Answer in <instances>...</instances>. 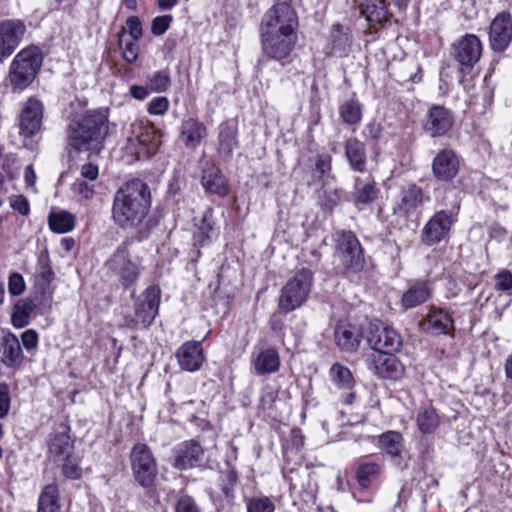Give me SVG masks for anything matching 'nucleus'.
<instances>
[{"mask_svg":"<svg viewBox=\"0 0 512 512\" xmlns=\"http://www.w3.org/2000/svg\"><path fill=\"white\" fill-rule=\"evenodd\" d=\"M130 462L136 482L143 488L152 487L157 475V464L148 445L135 444L130 452Z\"/></svg>","mask_w":512,"mask_h":512,"instance_id":"obj_6","label":"nucleus"},{"mask_svg":"<svg viewBox=\"0 0 512 512\" xmlns=\"http://www.w3.org/2000/svg\"><path fill=\"white\" fill-rule=\"evenodd\" d=\"M201 184L206 192L225 197L229 193V186L221 170L211 161L202 164Z\"/></svg>","mask_w":512,"mask_h":512,"instance_id":"obj_21","label":"nucleus"},{"mask_svg":"<svg viewBox=\"0 0 512 512\" xmlns=\"http://www.w3.org/2000/svg\"><path fill=\"white\" fill-rule=\"evenodd\" d=\"M107 266L126 288L136 283L142 270L140 260L130 255L125 244L118 247L107 261Z\"/></svg>","mask_w":512,"mask_h":512,"instance_id":"obj_7","label":"nucleus"},{"mask_svg":"<svg viewBox=\"0 0 512 512\" xmlns=\"http://www.w3.org/2000/svg\"><path fill=\"white\" fill-rule=\"evenodd\" d=\"M80 175L84 179L94 181L97 179L99 175L98 166L92 163L84 164L80 168Z\"/></svg>","mask_w":512,"mask_h":512,"instance_id":"obj_59","label":"nucleus"},{"mask_svg":"<svg viewBox=\"0 0 512 512\" xmlns=\"http://www.w3.org/2000/svg\"><path fill=\"white\" fill-rule=\"evenodd\" d=\"M148 88L151 92L162 93L171 86V79L168 70H160L152 73L147 80Z\"/></svg>","mask_w":512,"mask_h":512,"instance_id":"obj_43","label":"nucleus"},{"mask_svg":"<svg viewBox=\"0 0 512 512\" xmlns=\"http://www.w3.org/2000/svg\"><path fill=\"white\" fill-rule=\"evenodd\" d=\"M344 148L351 169L359 173L364 172L367 163L365 144L356 137H350L346 139Z\"/></svg>","mask_w":512,"mask_h":512,"instance_id":"obj_31","label":"nucleus"},{"mask_svg":"<svg viewBox=\"0 0 512 512\" xmlns=\"http://www.w3.org/2000/svg\"><path fill=\"white\" fill-rule=\"evenodd\" d=\"M173 466L180 470H187L201 464L204 451L196 441H185L177 446L174 452Z\"/></svg>","mask_w":512,"mask_h":512,"instance_id":"obj_20","label":"nucleus"},{"mask_svg":"<svg viewBox=\"0 0 512 512\" xmlns=\"http://www.w3.org/2000/svg\"><path fill=\"white\" fill-rule=\"evenodd\" d=\"M339 114L344 123L356 125L362 119V105L356 99L346 100L340 105Z\"/></svg>","mask_w":512,"mask_h":512,"instance_id":"obj_42","label":"nucleus"},{"mask_svg":"<svg viewBox=\"0 0 512 512\" xmlns=\"http://www.w3.org/2000/svg\"><path fill=\"white\" fill-rule=\"evenodd\" d=\"M11 207L21 215H28L30 206L28 200L23 196H15L11 199Z\"/></svg>","mask_w":512,"mask_h":512,"instance_id":"obj_57","label":"nucleus"},{"mask_svg":"<svg viewBox=\"0 0 512 512\" xmlns=\"http://www.w3.org/2000/svg\"><path fill=\"white\" fill-rule=\"evenodd\" d=\"M329 373L331 380L339 388H350L353 382V377L347 367H344L339 363H335L331 366Z\"/></svg>","mask_w":512,"mask_h":512,"instance_id":"obj_45","label":"nucleus"},{"mask_svg":"<svg viewBox=\"0 0 512 512\" xmlns=\"http://www.w3.org/2000/svg\"><path fill=\"white\" fill-rule=\"evenodd\" d=\"M382 128L376 122H370L365 128L366 136L371 140H378L381 136Z\"/></svg>","mask_w":512,"mask_h":512,"instance_id":"obj_61","label":"nucleus"},{"mask_svg":"<svg viewBox=\"0 0 512 512\" xmlns=\"http://www.w3.org/2000/svg\"><path fill=\"white\" fill-rule=\"evenodd\" d=\"M362 333L358 326L346 320H339L335 326L334 339L343 352H355L361 342Z\"/></svg>","mask_w":512,"mask_h":512,"instance_id":"obj_22","label":"nucleus"},{"mask_svg":"<svg viewBox=\"0 0 512 512\" xmlns=\"http://www.w3.org/2000/svg\"><path fill=\"white\" fill-rule=\"evenodd\" d=\"M21 342L27 352H34L38 347V333L34 329H28L21 335Z\"/></svg>","mask_w":512,"mask_h":512,"instance_id":"obj_51","label":"nucleus"},{"mask_svg":"<svg viewBox=\"0 0 512 512\" xmlns=\"http://www.w3.org/2000/svg\"><path fill=\"white\" fill-rule=\"evenodd\" d=\"M453 125V116L451 112L443 106H433L430 108L424 129L432 137H438L446 134Z\"/></svg>","mask_w":512,"mask_h":512,"instance_id":"obj_24","label":"nucleus"},{"mask_svg":"<svg viewBox=\"0 0 512 512\" xmlns=\"http://www.w3.org/2000/svg\"><path fill=\"white\" fill-rule=\"evenodd\" d=\"M10 408V396L7 386H0V418L7 415Z\"/></svg>","mask_w":512,"mask_h":512,"instance_id":"obj_58","label":"nucleus"},{"mask_svg":"<svg viewBox=\"0 0 512 512\" xmlns=\"http://www.w3.org/2000/svg\"><path fill=\"white\" fill-rule=\"evenodd\" d=\"M39 308L33 297L19 299L15 302L11 314V323L15 328H24L30 323L31 314Z\"/></svg>","mask_w":512,"mask_h":512,"instance_id":"obj_34","label":"nucleus"},{"mask_svg":"<svg viewBox=\"0 0 512 512\" xmlns=\"http://www.w3.org/2000/svg\"><path fill=\"white\" fill-rule=\"evenodd\" d=\"M352 46L350 30L341 24H334L330 29L327 48L332 56H347Z\"/></svg>","mask_w":512,"mask_h":512,"instance_id":"obj_27","label":"nucleus"},{"mask_svg":"<svg viewBox=\"0 0 512 512\" xmlns=\"http://www.w3.org/2000/svg\"><path fill=\"white\" fill-rule=\"evenodd\" d=\"M171 20L172 17L169 15L156 17L152 22V33L154 35L164 34L167 31Z\"/></svg>","mask_w":512,"mask_h":512,"instance_id":"obj_56","label":"nucleus"},{"mask_svg":"<svg viewBox=\"0 0 512 512\" xmlns=\"http://www.w3.org/2000/svg\"><path fill=\"white\" fill-rule=\"evenodd\" d=\"M25 31V25L20 20H5L0 23V61L14 52Z\"/></svg>","mask_w":512,"mask_h":512,"instance_id":"obj_18","label":"nucleus"},{"mask_svg":"<svg viewBox=\"0 0 512 512\" xmlns=\"http://www.w3.org/2000/svg\"><path fill=\"white\" fill-rule=\"evenodd\" d=\"M72 190L75 194L87 200L92 199L95 194L94 185L83 180H76L72 185Z\"/></svg>","mask_w":512,"mask_h":512,"instance_id":"obj_52","label":"nucleus"},{"mask_svg":"<svg viewBox=\"0 0 512 512\" xmlns=\"http://www.w3.org/2000/svg\"><path fill=\"white\" fill-rule=\"evenodd\" d=\"M316 170L320 174H325L331 170V157L319 155L315 163Z\"/></svg>","mask_w":512,"mask_h":512,"instance_id":"obj_60","label":"nucleus"},{"mask_svg":"<svg viewBox=\"0 0 512 512\" xmlns=\"http://www.w3.org/2000/svg\"><path fill=\"white\" fill-rule=\"evenodd\" d=\"M336 255L348 269L358 271L363 267V249L351 231L341 230L336 233Z\"/></svg>","mask_w":512,"mask_h":512,"instance_id":"obj_8","label":"nucleus"},{"mask_svg":"<svg viewBox=\"0 0 512 512\" xmlns=\"http://www.w3.org/2000/svg\"><path fill=\"white\" fill-rule=\"evenodd\" d=\"M456 214L450 210H440L433 214L421 230V241L427 246L438 244L449 234Z\"/></svg>","mask_w":512,"mask_h":512,"instance_id":"obj_11","label":"nucleus"},{"mask_svg":"<svg viewBox=\"0 0 512 512\" xmlns=\"http://www.w3.org/2000/svg\"><path fill=\"white\" fill-rule=\"evenodd\" d=\"M149 92H151L147 87L139 86V85H132L130 87V94L134 99L137 100H144L148 95Z\"/></svg>","mask_w":512,"mask_h":512,"instance_id":"obj_62","label":"nucleus"},{"mask_svg":"<svg viewBox=\"0 0 512 512\" xmlns=\"http://www.w3.org/2000/svg\"><path fill=\"white\" fill-rule=\"evenodd\" d=\"M423 331L432 334H448L453 329L450 314L442 309L431 307L426 317L420 322Z\"/></svg>","mask_w":512,"mask_h":512,"instance_id":"obj_26","label":"nucleus"},{"mask_svg":"<svg viewBox=\"0 0 512 512\" xmlns=\"http://www.w3.org/2000/svg\"><path fill=\"white\" fill-rule=\"evenodd\" d=\"M495 287L499 291H509L512 289V273L508 270H502L495 276Z\"/></svg>","mask_w":512,"mask_h":512,"instance_id":"obj_54","label":"nucleus"},{"mask_svg":"<svg viewBox=\"0 0 512 512\" xmlns=\"http://www.w3.org/2000/svg\"><path fill=\"white\" fill-rule=\"evenodd\" d=\"M125 31L128 38L140 39L142 35V26L136 16H131L126 20Z\"/></svg>","mask_w":512,"mask_h":512,"instance_id":"obj_53","label":"nucleus"},{"mask_svg":"<svg viewBox=\"0 0 512 512\" xmlns=\"http://www.w3.org/2000/svg\"><path fill=\"white\" fill-rule=\"evenodd\" d=\"M26 290V283L23 276L18 272H13L8 277V292L16 297L23 294Z\"/></svg>","mask_w":512,"mask_h":512,"instance_id":"obj_50","label":"nucleus"},{"mask_svg":"<svg viewBox=\"0 0 512 512\" xmlns=\"http://www.w3.org/2000/svg\"><path fill=\"white\" fill-rule=\"evenodd\" d=\"M277 397V393L274 391H268L261 396L260 402L263 408L270 409L274 404Z\"/></svg>","mask_w":512,"mask_h":512,"instance_id":"obj_64","label":"nucleus"},{"mask_svg":"<svg viewBox=\"0 0 512 512\" xmlns=\"http://www.w3.org/2000/svg\"><path fill=\"white\" fill-rule=\"evenodd\" d=\"M62 465V472L66 478L78 479L81 476V468L79 466V459L73 453L64 457Z\"/></svg>","mask_w":512,"mask_h":512,"instance_id":"obj_47","label":"nucleus"},{"mask_svg":"<svg viewBox=\"0 0 512 512\" xmlns=\"http://www.w3.org/2000/svg\"><path fill=\"white\" fill-rule=\"evenodd\" d=\"M368 368L382 378L397 380L404 373L402 363L393 353L371 352L367 357Z\"/></svg>","mask_w":512,"mask_h":512,"instance_id":"obj_16","label":"nucleus"},{"mask_svg":"<svg viewBox=\"0 0 512 512\" xmlns=\"http://www.w3.org/2000/svg\"><path fill=\"white\" fill-rule=\"evenodd\" d=\"M170 107V102L167 97L158 96L154 97L147 104V112L153 116H163L167 113Z\"/></svg>","mask_w":512,"mask_h":512,"instance_id":"obj_49","label":"nucleus"},{"mask_svg":"<svg viewBox=\"0 0 512 512\" xmlns=\"http://www.w3.org/2000/svg\"><path fill=\"white\" fill-rule=\"evenodd\" d=\"M207 136L206 125L198 119L188 117L182 120L179 139L187 149L195 150Z\"/></svg>","mask_w":512,"mask_h":512,"instance_id":"obj_23","label":"nucleus"},{"mask_svg":"<svg viewBox=\"0 0 512 512\" xmlns=\"http://www.w3.org/2000/svg\"><path fill=\"white\" fill-rule=\"evenodd\" d=\"M36 173L32 165L26 166L24 170V180L26 183V186L29 188L34 189L35 183H36Z\"/></svg>","mask_w":512,"mask_h":512,"instance_id":"obj_63","label":"nucleus"},{"mask_svg":"<svg viewBox=\"0 0 512 512\" xmlns=\"http://www.w3.org/2000/svg\"><path fill=\"white\" fill-rule=\"evenodd\" d=\"M48 224L56 233H67L75 227V217L67 211L51 212Z\"/></svg>","mask_w":512,"mask_h":512,"instance_id":"obj_41","label":"nucleus"},{"mask_svg":"<svg viewBox=\"0 0 512 512\" xmlns=\"http://www.w3.org/2000/svg\"><path fill=\"white\" fill-rule=\"evenodd\" d=\"M298 16L287 2L275 3L264 15L261 26L263 53L285 65L297 42Z\"/></svg>","mask_w":512,"mask_h":512,"instance_id":"obj_1","label":"nucleus"},{"mask_svg":"<svg viewBox=\"0 0 512 512\" xmlns=\"http://www.w3.org/2000/svg\"><path fill=\"white\" fill-rule=\"evenodd\" d=\"M1 362L9 369H18L24 360V354L17 336L11 332L3 335Z\"/></svg>","mask_w":512,"mask_h":512,"instance_id":"obj_28","label":"nucleus"},{"mask_svg":"<svg viewBox=\"0 0 512 512\" xmlns=\"http://www.w3.org/2000/svg\"><path fill=\"white\" fill-rule=\"evenodd\" d=\"M368 343L373 352L394 353L402 345V338L399 333L388 326H374L368 336Z\"/></svg>","mask_w":512,"mask_h":512,"instance_id":"obj_17","label":"nucleus"},{"mask_svg":"<svg viewBox=\"0 0 512 512\" xmlns=\"http://www.w3.org/2000/svg\"><path fill=\"white\" fill-rule=\"evenodd\" d=\"M175 512H199L194 499L190 496H181L175 505Z\"/></svg>","mask_w":512,"mask_h":512,"instance_id":"obj_55","label":"nucleus"},{"mask_svg":"<svg viewBox=\"0 0 512 512\" xmlns=\"http://www.w3.org/2000/svg\"><path fill=\"white\" fill-rule=\"evenodd\" d=\"M424 203V194L420 187L409 185L401 192L400 208L405 213H411Z\"/></svg>","mask_w":512,"mask_h":512,"instance_id":"obj_39","label":"nucleus"},{"mask_svg":"<svg viewBox=\"0 0 512 512\" xmlns=\"http://www.w3.org/2000/svg\"><path fill=\"white\" fill-rule=\"evenodd\" d=\"M107 133V117L100 112H88L70 122L67 128V142L78 152L100 151Z\"/></svg>","mask_w":512,"mask_h":512,"instance_id":"obj_3","label":"nucleus"},{"mask_svg":"<svg viewBox=\"0 0 512 512\" xmlns=\"http://www.w3.org/2000/svg\"><path fill=\"white\" fill-rule=\"evenodd\" d=\"M151 206L149 186L140 179H134L120 187L112 204V219L124 229H132L142 223Z\"/></svg>","mask_w":512,"mask_h":512,"instance_id":"obj_2","label":"nucleus"},{"mask_svg":"<svg viewBox=\"0 0 512 512\" xmlns=\"http://www.w3.org/2000/svg\"><path fill=\"white\" fill-rule=\"evenodd\" d=\"M361 14L370 23H382L388 18L387 6L384 0H365L360 5Z\"/></svg>","mask_w":512,"mask_h":512,"instance_id":"obj_37","label":"nucleus"},{"mask_svg":"<svg viewBox=\"0 0 512 512\" xmlns=\"http://www.w3.org/2000/svg\"><path fill=\"white\" fill-rule=\"evenodd\" d=\"M43 63L41 50L36 46L22 49L13 59L9 81L13 91H23L32 84Z\"/></svg>","mask_w":512,"mask_h":512,"instance_id":"obj_4","label":"nucleus"},{"mask_svg":"<svg viewBox=\"0 0 512 512\" xmlns=\"http://www.w3.org/2000/svg\"><path fill=\"white\" fill-rule=\"evenodd\" d=\"M452 54L462 71L470 70L480 60L482 43L475 34H466L453 44Z\"/></svg>","mask_w":512,"mask_h":512,"instance_id":"obj_13","label":"nucleus"},{"mask_svg":"<svg viewBox=\"0 0 512 512\" xmlns=\"http://www.w3.org/2000/svg\"><path fill=\"white\" fill-rule=\"evenodd\" d=\"M379 448L393 458H400L403 448L404 439L400 432L387 431L379 436Z\"/></svg>","mask_w":512,"mask_h":512,"instance_id":"obj_36","label":"nucleus"},{"mask_svg":"<svg viewBox=\"0 0 512 512\" xmlns=\"http://www.w3.org/2000/svg\"><path fill=\"white\" fill-rule=\"evenodd\" d=\"M143 299L135 304V317L126 323L128 327L137 328L142 326L148 328L152 325L158 314L161 291L159 287L152 285L145 289Z\"/></svg>","mask_w":512,"mask_h":512,"instance_id":"obj_10","label":"nucleus"},{"mask_svg":"<svg viewBox=\"0 0 512 512\" xmlns=\"http://www.w3.org/2000/svg\"><path fill=\"white\" fill-rule=\"evenodd\" d=\"M136 140H130L128 149L135 153L138 160L147 159L154 155L160 146L161 133L149 122H140L134 126Z\"/></svg>","mask_w":512,"mask_h":512,"instance_id":"obj_9","label":"nucleus"},{"mask_svg":"<svg viewBox=\"0 0 512 512\" xmlns=\"http://www.w3.org/2000/svg\"><path fill=\"white\" fill-rule=\"evenodd\" d=\"M198 230L196 237L201 238L202 241L204 239H210L216 235L215 223L212 220V212L210 210L206 211L203 215Z\"/></svg>","mask_w":512,"mask_h":512,"instance_id":"obj_48","label":"nucleus"},{"mask_svg":"<svg viewBox=\"0 0 512 512\" xmlns=\"http://www.w3.org/2000/svg\"><path fill=\"white\" fill-rule=\"evenodd\" d=\"M512 41V16L509 12L498 13L489 27V43L495 52L505 51Z\"/></svg>","mask_w":512,"mask_h":512,"instance_id":"obj_14","label":"nucleus"},{"mask_svg":"<svg viewBox=\"0 0 512 512\" xmlns=\"http://www.w3.org/2000/svg\"><path fill=\"white\" fill-rule=\"evenodd\" d=\"M138 40L128 38L125 29H122L119 33V46L122 49L125 60L129 63L134 62L138 58Z\"/></svg>","mask_w":512,"mask_h":512,"instance_id":"obj_44","label":"nucleus"},{"mask_svg":"<svg viewBox=\"0 0 512 512\" xmlns=\"http://www.w3.org/2000/svg\"><path fill=\"white\" fill-rule=\"evenodd\" d=\"M313 283L309 269H301L281 289L279 308L289 313L302 306L308 299Z\"/></svg>","mask_w":512,"mask_h":512,"instance_id":"obj_5","label":"nucleus"},{"mask_svg":"<svg viewBox=\"0 0 512 512\" xmlns=\"http://www.w3.org/2000/svg\"><path fill=\"white\" fill-rule=\"evenodd\" d=\"M175 356L180 369L190 373L199 371L206 361L202 341L196 340H189L180 345Z\"/></svg>","mask_w":512,"mask_h":512,"instance_id":"obj_15","label":"nucleus"},{"mask_svg":"<svg viewBox=\"0 0 512 512\" xmlns=\"http://www.w3.org/2000/svg\"><path fill=\"white\" fill-rule=\"evenodd\" d=\"M417 426L423 434H431L439 426L440 419L432 406H423L417 413Z\"/></svg>","mask_w":512,"mask_h":512,"instance_id":"obj_40","label":"nucleus"},{"mask_svg":"<svg viewBox=\"0 0 512 512\" xmlns=\"http://www.w3.org/2000/svg\"><path fill=\"white\" fill-rule=\"evenodd\" d=\"M73 453V443L66 431L53 433L48 440V455L54 462H61Z\"/></svg>","mask_w":512,"mask_h":512,"instance_id":"obj_33","label":"nucleus"},{"mask_svg":"<svg viewBox=\"0 0 512 512\" xmlns=\"http://www.w3.org/2000/svg\"><path fill=\"white\" fill-rule=\"evenodd\" d=\"M251 365L258 376L275 373L280 368V356L275 348H264L253 354Z\"/></svg>","mask_w":512,"mask_h":512,"instance_id":"obj_29","label":"nucleus"},{"mask_svg":"<svg viewBox=\"0 0 512 512\" xmlns=\"http://www.w3.org/2000/svg\"><path fill=\"white\" fill-rule=\"evenodd\" d=\"M433 293V282L428 279H417L409 282L403 292L400 304L405 310L416 308L430 299Z\"/></svg>","mask_w":512,"mask_h":512,"instance_id":"obj_19","label":"nucleus"},{"mask_svg":"<svg viewBox=\"0 0 512 512\" xmlns=\"http://www.w3.org/2000/svg\"><path fill=\"white\" fill-rule=\"evenodd\" d=\"M381 473V466L376 462L360 460L356 469V479L363 488H369Z\"/></svg>","mask_w":512,"mask_h":512,"instance_id":"obj_38","label":"nucleus"},{"mask_svg":"<svg viewBox=\"0 0 512 512\" xmlns=\"http://www.w3.org/2000/svg\"><path fill=\"white\" fill-rule=\"evenodd\" d=\"M37 512H61L59 489L55 484L46 485L38 497Z\"/></svg>","mask_w":512,"mask_h":512,"instance_id":"obj_35","label":"nucleus"},{"mask_svg":"<svg viewBox=\"0 0 512 512\" xmlns=\"http://www.w3.org/2000/svg\"><path fill=\"white\" fill-rule=\"evenodd\" d=\"M379 189L371 178L356 177L354 182V201L357 206H367L376 201Z\"/></svg>","mask_w":512,"mask_h":512,"instance_id":"obj_32","label":"nucleus"},{"mask_svg":"<svg viewBox=\"0 0 512 512\" xmlns=\"http://www.w3.org/2000/svg\"><path fill=\"white\" fill-rule=\"evenodd\" d=\"M238 147L237 124L234 121H225L218 127V153L227 159Z\"/></svg>","mask_w":512,"mask_h":512,"instance_id":"obj_30","label":"nucleus"},{"mask_svg":"<svg viewBox=\"0 0 512 512\" xmlns=\"http://www.w3.org/2000/svg\"><path fill=\"white\" fill-rule=\"evenodd\" d=\"M43 104L34 97H30L23 104L19 115L20 135L24 138H32L37 135L42 126Z\"/></svg>","mask_w":512,"mask_h":512,"instance_id":"obj_12","label":"nucleus"},{"mask_svg":"<svg viewBox=\"0 0 512 512\" xmlns=\"http://www.w3.org/2000/svg\"><path fill=\"white\" fill-rule=\"evenodd\" d=\"M459 160L454 151L443 149L434 158L432 163L433 175L440 181H450L458 173Z\"/></svg>","mask_w":512,"mask_h":512,"instance_id":"obj_25","label":"nucleus"},{"mask_svg":"<svg viewBox=\"0 0 512 512\" xmlns=\"http://www.w3.org/2000/svg\"><path fill=\"white\" fill-rule=\"evenodd\" d=\"M247 512H274L275 506L268 497H250L245 500Z\"/></svg>","mask_w":512,"mask_h":512,"instance_id":"obj_46","label":"nucleus"}]
</instances>
